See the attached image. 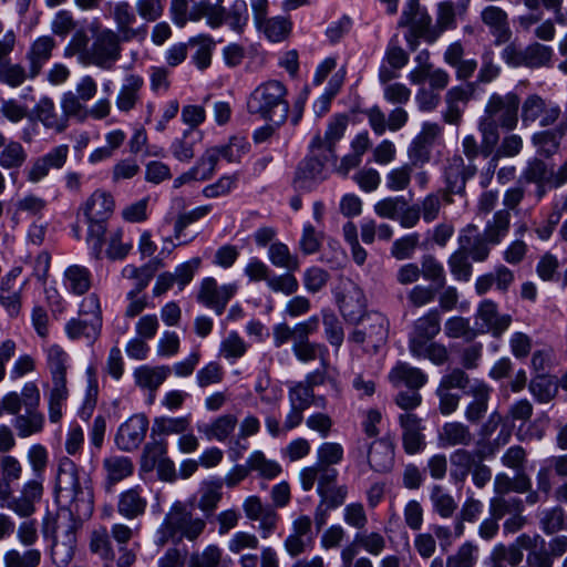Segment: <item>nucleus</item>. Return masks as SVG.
<instances>
[{
	"mask_svg": "<svg viewBox=\"0 0 567 567\" xmlns=\"http://www.w3.org/2000/svg\"><path fill=\"white\" fill-rule=\"evenodd\" d=\"M520 100L514 92L506 94L493 93L485 105L484 114L478 122L482 135V154L489 156L499 140L498 127L514 130L518 123Z\"/></svg>",
	"mask_w": 567,
	"mask_h": 567,
	"instance_id": "obj_1",
	"label": "nucleus"
},
{
	"mask_svg": "<svg viewBox=\"0 0 567 567\" xmlns=\"http://www.w3.org/2000/svg\"><path fill=\"white\" fill-rule=\"evenodd\" d=\"M206 525L203 517L195 516L185 503L176 501L157 528L156 543L159 546H164L169 540L179 543L186 539L194 543L204 534Z\"/></svg>",
	"mask_w": 567,
	"mask_h": 567,
	"instance_id": "obj_2",
	"label": "nucleus"
},
{
	"mask_svg": "<svg viewBox=\"0 0 567 567\" xmlns=\"http://www.w3.org/2000/svg\"><path fill=\"white\" fill-rule=\"evenodd\" d=\"M56 497L73 507L79 516H90L93 512V494L91 488L80 480L76 464L69 457L59 461Z\"/></svg>",
	"mask_w": 567,
	"mask_h": 567,
	"instance_id": "obj_3",
	"label": "nucleus"
},
{
	"mask_svg": "<svg viewBox=\"0 0 567 567\" xmlns=\"http://www.w3.org/2000/svg\"><path fill=\"white\" fill-rule=\"evenodd\" d=\"M286 95L287 89L281 82L270 80L261 83L249 95L248 111L277 125L281 124L286 121L289 112Z\"/></svg>",
	"mask_w": 567,
	"mask_h": 567,
	"instance_id": "obj_4",
	"label": "nucleus"
},
{
	"mask_svg": "<svg viewBox=\"0 0 567 567\" xmlns=\"http://www.w3.org/2000/svg\"><path fill=\"white\" fill-rule=\"evenodd\" d=\"M319 143V138H312L309 155L297 169L295 185L298 189L311 190L329 176L328 164L336 159V154L321 148Z\"/></svg>",
	"mask_w": 567,
	"mask_h": 567,
	"instance_id": "obj_5",
	"label": "nucleus"
},
{
	"mask_svg": "<svg viewBox=\"0 0 567 567\" xmlns=\"http://www.w3.org/2000/svg\"><path fill=\"white\" fill-rule=\"evenodd\" d=\"M123 39L114 30L104 29L95 38L87 52V63L103 70L113 69L122 55Z\"/></svg>",
	"mask_w": 567,
	"mask_h": 567,
	"instance_id": "obj_6",
	"label": "nucleus"
},
{
	"mask_svg": "<svg viewBox=\"0 0 567 567\" xmlns=\"http://www.w3.org/2000/svg\"><path fill=\"white\" fill-rule=\"evenodd\" d=\"M389 321L380 312H370L367 315L362 328L355 329L350 336L349 341L363 346L367 352H377L388 339Z\"/></svg>",
	"mask_w": 567,
	"mask_h": 567,
	"instance_id": "obj_7",
	"label": "nucleus"
},
{
	"mask_svg": "<svg viewBox=\"0 0 567 567\" xmlns=\"http://www.w3.org/2000/svg\"><path fill=\"white\" fill-rule=\"evenodd\" d=\"M567 112L551 101L543 99L538 94L528 95L522 104V122L525 126L538 123L543 127L559 123Z\"/></svg>",
	"mask_w": 567,
	"mask_h": 567,
	"instance_id": "obj_8",
	"label": "nucleus"
},
{
	"mask_svg": "<svg viewBox=\"0 0 567 567\" xmlns=\"http://www.w3.org/2000/svg\"><path fill=\"white\" fill-rule=\"evenodd\" d=\"M112 19L116 27V33L124 42L136 41L143 43L147 37L146 24L135 27L137 23V13L128 1L122 0L113 4L111 11Z\"/></svg>",
	"mask_w": 567,
	"mask_h": 567,
	"instance_id": "obj_9",
	"label": "nucleus"
},
{
	"mask_svg": "<svg viewBox=\"0 0 567 567\" xmlns=\"http://www.w3.org/2000/svg\"><path fill=\"white\" fill-rule=\"evenodd\" d=\"M243 511L248 520L259 523L258 528L264 539L277 529L279 514L271 505L264 504L259 496H247L243 502Z\"/></svg>",
	"mask_w": 567,
	"mask_h": 567,
	"instance_id": "obj_10",
	"label": "nucleus"
},
{
	"mask_svg": "<svg viewBox=\"0 0 567 567\" xmlns=\"http://www.w3.org/2000/svg\"><path fill=\"white\" fill-rule=\"evenodd\" d=\"M338 305L343 318L352 323L359 322L367 309V300L362 289L351 280L342 282Z\"/></svg>",
	"mask_w": 567,
	"mask_h": 567,
	"instance_id": "obj_11",
	"label": "nucleus"
},
{
	"mask_svg": "<svg viewBox=\"0 0 567 567\" xmlns=\"http://www.w3.org/2000/svg\"><path fill=\"white\" fill-rule=\"evenodd\" d=\"M76 548V526L72 520L59 524L51 557L58 567H66L73 559Z\"/></svg>",
	"mask_w": 567,
	"mask_h": 567,
	"instance_id": "obj_12",
	"label": "nucleus"
},
{
	"mask_svg": "<svg viewBox=\"0 0 567 567\" xmlns=\"http://www.w3.org/2000/svg\"><path fill=\"white\" fill-rule=\"evenodd\" d=\"M147 430V417L144 414H134L120 425L114 442L121 451L131 452L142 444Z\"/></svg>",
	"mask_w": 567,
	"mask_h": 567,
	"instance_id": "obj_13",
	"label": "nucleus"
},
{
	"mask_svg": "<svg viewBox=\"0 0 567 567\" xmlns=\"http://www.w3.org/2000/svg\"><path fill=\"white\" fill-rule=\"evenodd\" d=\"M69 155L66 145H59L49 153L35 158L29 167L25 168V178L31 184H38L45 178L51 169H60L64 166Z\"/></svg>",
	"mask_w": 567,
	"mask_h": 567,
	"instance_id": "obj_14",
	"label": "nucleus"
},
{
	"mask_svg": "<svg viewBox=\"0 0 567 567\" xmlns=\"http://www.w3.org/2000/svg\"><path fill=\"white\" fill-rule=\"evenodd\" d=\"M43 496V478L38 476L25 482L19 496L9 498L7 507L20 517H29L35 512V504Z\"/></svg>",
	"mask_w": 567,
	"mask_h": 567,
	"instance_id": "obj_15",
	"label": "nucleus"
},
{
	"mask_svg": "<svg viewBox=\"0 0 567 567\" xmlns=\"http://www.w3.org/2000/svg\"><path fill=\"white\" fill-rule=\"evenodd\" d=\"M236 290V285L218 286L214 278L208 277L202 281L197 298L199 302L214 309L217 315H221Z\"/></svg>",
	"mask_w": 567,
	"mask_h": 567,
	"instance_id": "obj_16",
	"label": "nucleus"
},
{
	"mask_svg": "<svg viewBox=\"0 0 567 567\" xmlns=\"http://www.w3.org/2000/svg\"><path fill=\"white\" fill-rule=\"evenodd\" d=\"M538 539L539 535L530 536L528 534H522L509 545L503 543L496 544L492 548L491 554L493 558H496L502 564L507 563L511 567H522L524 549L528 550L535 547Z\"/></svg>",
	"mask_w": 567,
	"mask_h": 567,
	"instance_id": "obj_17",
	"label": "nucleus"
},
{
	"mask_svg": "<svg viewBox=\"0 0 567 567\" xmlns=\"http://www.w3.org/2000/svg\"><path fill=\"white\" fill-rule=\"evenodd\" d=\"M476 324L485 332H491L495 337L501 336L508 329L512 317L509 315L499 313L497 305L489 300H483L475 315Z\"/></svg>",
	"mask_w": 567,
	"mask_h": 567,
	"instance_id": "obj_18",
	"label": "nucleus"
},
{
	"mask_svg": "<svg viewBox=\"0 0 567 567\" xmlns=\"http://www.w3.org/2000/svg\"><path fill=\"white\" fill-rule=\"evenodd\" d=\"M477 167L465 163L463 157L454 155L445 168V182L449 193L461 194L465 190L466 182L475 176Z\"/></svg>",
	"mask_w": 567,
	"mask_h": 567,
	"instance_id": "obj_19",
	"label": "nucleus"
},
{
	"mask_svg": "<svg viewBox=\"0 0 567 567\" xmlns=\"http://www.w3.org/2000/svg\"><path fill=\"white\" fill-rule=\"evenodd\" d=\"M399 423L403 430V447L408 454H415L424 449L422 420L414 413L408 412L399 415Z\"/></svg>",
	"mask_w": 567,
	"mask_h": 567,
	"instance_id": "obj_20",
	"label": "nucleus"
},
{
	"mask_svg": "<svg viewBox=\"0 0 567 567\" xmlns=\"http://www.w3.org/2000/svg\"><path fill=\"white\" fill-rule=\"evenodd\" d=\"M481 20L495 38V43L501 44L509 40L512 32L508 23V14L497 6H486L481 11Z\"/></svg>",
	"mask_w": 567,
	"mask_h": 567,
	"instance_id": "obj_21",
	"label": "nucleus"
},
{
	"mask_svg": "<svg viewBox=\"0 0 567 567\" xmlns=\"http://www.w3.org/2000/svg\"><path fill=\"white\" fill-rule=\"evenodd\" d=\"M472 94L473 89L471 85L453 86L446 92L444 99L446 109L442 117L447 124L458 125Z\"/></svg>",
	"mask_w": 567,
	"mask_h": 567,
	"instance_id": "obj_22",
	"label": "nucleus"
},
{
	"mask_svg": "<svg viewBox=\"0 0 567 567\" xmlns=\"http://www.w3.org/2000/svg\"><path fill=\"white\" fill-rule=\"evenodd\" d=\"M28 159V152L24 146L16 140H8L2 133L0 141V167L11 172V176L22 168Z\"/></svg>",
	"mask_w": 567,
	"mask_h": 567,
	"instance_id": "obj_23",
	"label": "nucleus"
},
{
	"mask_svg": "<svg viewBox=\"0 0 567 567\" xmlns=\"http://www.w3.org/2000/svg\"><path fill=\"white\" fill-rule=\"evenodd\" d=\"M147 507V498L141 486H134L123 491L118 495L117 512L126 519L142 516Z\"/></svg>",
	"mask_w": 567,
	"mask_h": 567,
	"instance_id": "obj_24",
	"label": "nucleus"
},
{
	"mask_svg": "<svg viewBox=\"0 0 567 567\" xmlns=\"http://www.w3.org/2000/svg\"><path fill=\"white\" fill-rule=\"evenodd\" d=\"M54 48L55 41L50 35L39 37L31 43L25 55L31 69V80L40 74L43 65L51 59Z\"/></svg>",
	"mask_w": 567,
	"mask_h": 567,
	"instance_id": "obj_25",
	"label": "nucleus"
},
{
	"mask_svg": "<svg viewBox=\"0 0 567 567\" xmlns=\"http://www.w3.org/2000/svg\"><path fill=\"white\" fill-rule=\"evenodd\" d=\"M19 271H10L0 285V303L11 317L17 316L21 308L22 284L17 280Z\"/></svg>",
	"mask_w": 567,
	"mask_h": 567,
	"instance_id": "obj_26",
	"label": "nucleus"
},
{
	"mask_svg": "<svg viewBox=\"0 0 567 567\" xmlns=\"http://www.w3.org/2000/svg\"><path fill=\"white\" fill-rule=\"evenodd\" d=\"M115 207L113 196L105 192L95 190L83 204L82 210L86 220H107Z\"/></svg>",
	"mask_w": 567,
	"mask_h": 567,
	"instance_id": "obj_27",
	"label": "nucleus"
},
{
	"mask_svg": "<svg viewBox=\"0 0 567 567\" xmlns=\"http://www.w3.org/2000/svg\"><path fill=\"white\" fill-rule=\"evenodd\" d=\"M567 134V114H565L556 127L535 133L532 137L533 144L538 153L550 156L558 152L560 141Z\"/></svg>",
	"mask_w": 567,
	"mask_h": 567,
	"instance_id": "obj_28",
	"label": "nucleus"
},
{
	"mask_svg": "<svg viewBox=\"0 0 567 567\" xmlns=\"http://www.w3.org/2000/svg\"><path fill=\"white\" fill-rule=\"evenodd\" d=\"M460 246L467 255H471L475 261H484L489 255V244L485 236L481 237L475 225H467L458 237Z\"/></svg>",
	"mask_w": 567,
	"mask_h": 567,
	"instance_id": "obj_29",
	"label": "nucleus"
},
{
	"mask_svg": "<svg viewBox=\"0 0 567 567\" xmlns=\"http://www.w3.org/2000/svg\"><path fill=\"white\" fill-rule=\"evenodd\" d=\"M522 148H523V140L519 135L511 134V135L505 136L502 141V144H501L498 151L488 161L486 171L482 174V182H481L482 186L486 187L489 184L492 176L494 175V173L497 168L498 159L502 156H505V157L516 156L520 153Z\"/></svg>",
	"mask_w": 567,
	"mask_h": 567,
	"instance_id": "obj_30",
	"label": "nucleus"
},
{
	"mask_svg": "<svg viewBox=\"0 0 567 567\" xmlns=\"http://www.w3.org/2000/svg\"><path fill=\"white\" fill-rule=\"evenodd\" d=\"M480 548L473 542H465L456 551L446 558V566L442 558H434L429 567H475L478 561Z\"/></svg>",
	"mask_w": 567,
	"mask_h": 567,
	"instance_id": "obj_31",
	"label": "nucleus"
},
{
	"mask_svg": "<svg viewBox=\"0 0 567 567\" xmlns=\"http://www.w3.org/2000/svg\"><path fill=\"white\" fill-rule=\"evenodd\" d=\"M103 470L107 488L130 477L134 472L132 460L123 455H110L103 460Z\"/></svg>",
	"mask_w": 567,
	"mask_h": 567,
	"instance_id": "obj_32",
	"label": "nucleus"
},
{
	"mask_svg": "<svg viewBox=\"0 0 567 567\" xmlns=\"http://www.w3.org/2000/svg\"><path fill=\"white\" fill-rule=\"evenodd\" d=\"M439 444L443 447L468 446L474 441L470 427L462 422H446L439 431Z\"/></svg>",
	"mask_w": 567,
	"mask_h": 567,
	"instance_id": "obj_33",
	"label": "nucleus"
},
{
	"mask_svg": "<svg viewBox=\"0 0 567 567\" xmlns=\"http://www.w3.org/2000/svg\"><path fill=\"white\" fill-rule=\"evenodd\" d=\"M143 84V78L137 74H128L125 76L115 100L116 107L121 112H130L135 107L140 100V92Z\"/></svg>",
	"mask_w": 567,
	"mask_h": 567,
	"instance_id": "obj_34",
	"label": "nucleus"
},
{
	"mask_svg": "<svg viewBox=\"0 0 567 567\" xmlns=\"http://www.w3.org/2000/svg\"><path fill=\"white\" fill-rule=\"evenodd\" d=\"M203 136L199 130H185L183 135L175 138L171 145L174 158L183 163L190 162L195 156V147L202 143Z\"/></svg>",
	"mask_w": 567,
	"mask_h": 567,
	"instance_id": "obj_35",
	"label": "nucleus"
},
{
	"mask_svg": "<svg viewBox=\"0 0 567 567\" xmlns=\"http://www.w3.org/2000/svg\"><path fill=\"white\" fill-rule=\"evenodd\" d=\"M389 380L394 386L405 385L417 390L426 383L427 377L420 369L399 362L389 373Z\"/></svg>",
	"mask_w": 567,
	"mask_h": 567,
	"instance_id": "obj_36",
	"label": "nucleus"
},
{
	"mask_svg": "<svg viewBox=\"0 0 567 567\" xmlns=\"http://www.w3.org/2000/svg\"><path fill=\"white\" fill-rule=\"evenodd\" d=\"M37 118L49 130L56 133L63 132L68 126L65 116L59 114L52 99L43 96L34 107Z\"/></svg>",
	"mask_w": 567,
	"mask_h": 567,
	"instance_id": "obj_37",
	"label": "nucleus"
},
{
	"mask_svg": "<svg viewBox=\"0 0 567 567\" xmlns=\"http://www.w3.org/2000/svg\"><path fill=\"white\" fill-rule=\"evenodd\" d=\"M491 389L481 382H476L470 389L473 400L465 409V417L470 423L476 424L487 412Z\"/></svg>",
	"mask_w": 567,
	"mask_h": 567,
	"instance_id": "obj_38",
	"label": "nucleus"
},
{
	"mask_svg": "<svg viewBox=\"0 0 567 567\" xmlns=\"http://www.w3.org/2000/svg\"><path fill=\"white\" fill-rule=\"evenodd\" d=\"M368 461L372 470L388 472L394 462V450L386 440H377L369 446Z\"/></svg>",
	"mask_w": 567,
	"mask_h": 567,
	"instance_id": "obj_39",
	"label": "nucleus"
},
{
	"mask_svg": "<svg viewBox=\"0 0 567 567\" xmlns=\"http://www.w3.org/2000/svg\"><path fill=\"white\" fill-rule=\"evenodd\" d=\"M223 481L217 477L206 480L200 485L198 508L206 515H210L217 508L223 498Z\"/></svg>",
	"mask_w": 567,
	"mask_h": 567,
	"instance_id": "obj_40",
	"label": "nucleus"
},
{
	"mask_svg": "<svg viewBox=\"0 0 567 567\" xmlns=\"http://www.w3.org/2000/svg\"><path fill=\"white\" fill-rule=\"evenodd\" d=\"M44 415L39 409H25L24 414L16 415L12 424L21 439L40 433L44 427Z\"/></svg>",
	"mask_w": 567,
	"mask_h": 567,
	"instance_id": "obj_41",
	"label": "nucleus"
},
{
	"mask_svg": "<svg viewBox=\"0 0 567 567\" xmlns=\"http://www.w3.org/2000/svg\"><path fill=\"white\" fill-rule=\"evenodd\" d=\"M441 330V317L437 310H431L423 317L419 318L414 323V330L410 338V342L419 341L420 343L432 340Z\"/></svg>",
	"mask_w": 567,
	"mask_h": 567,
	"instance_id": "obj_42",
	"label": "nucleus"
},
{
	"mask_svg": "<svg viewBox=\"0 0 567 567\" xmlns=\"http://www.w3.org/2000/svg\"><path fill=\"white\" fill-rule=\"evenodd\" d=\"M169 372L168 367L142 365L134 370L135 383L140 388L155 391L166 380Z\"/></svg>",
	"mask_w": 567,
	"mask_h": 567,
	"instance_id": "obj_43",
	"label": "nucleus"
},
{
	"mask_svg": "<svg viewBox=\"0 0 567 567\" xmlns=\"http://www.w3.org/2000/svg\"><path fill=\"white\" fill-rule=\"evenodd\" d=\"M238 420L233 414H224L215 419L210 424L199 427L208 440L226 441L234 432Z\"/></svg>",
	"mask_w": 567,
	"mask_h": 567,
	"instance_id": "obj_44",
	"label": "nucleus"
},
{
	"mask_svg": "<svg viewBox=\"0 0 567 567\" xmlns=\"http://www.w3.org/2000/svg\"><path fill=\"white\" fill-rule=\"evenodd\" d=\"M348 123L347 115L338 114L329 122L324 136L317 134L313 138H319L321 148H329L331 154H336L334 146L343 137Z\"/></svg>",
	"mask_w": 567,
	"mask_h": 567,
	"instance_id": "obj_45",
	"label": "nucleus"
},
{
	"mask_svg": "<svg viewBox=\"0 0 567 567\" xmlns=\"http://www.w3.org/2000/svg\"><path fill=\"white\" fill-rule=\"evenodd\" d=\"M65 288L75 293L83 295L91 287V272L80 265H72L64 271Z\"/></svg>",
	"mask_w": 567,
	"mask_h": 567,
	"instance_id": "obj_46",
	"label": "nucleus"
},
{
	"mask_svg": "<svg viewBox=\"0 0 567 567\" xmlns=\"http://www.w3.org/2000/svg\"><path fill=\"white\" fill-rule=\"evenodd\" d=\"M249 344L239 336L237 331H230L220 342L219 357L235 362L241 359L248 352Z\"/></svg>",
	"mask_w": 567,
	"mask_h": 567,
	"instance_id": "obj_47",
	"label": "nucleus"
},
{
	"mask_svg": "<svg viewBox=\"0 0 567 567\" xmlns=\"http://www.w3.org/2000/svg\"><path fill=\"white\" fill-rule=\"evenodd\" d=\"M410 351L414 357L426 358L436 365L444 364L449 360V352L445 346L436 342L419 341L410 342Z\"/></svg>",
	"mask_w": 567,
	"mask_h": 567,
	"instance_id": "obj_48",
	"label": "nucleus"
},
{
	"mask_svg": "<svg viewBox=\"0 0 567 567\" xmlns=\"http://www.w3.org/2000/svg\"><path fill=\"white\" fill-rule=\"evenodd\" d=\"M161 266L162 262L157 259H154L140 268L133 265H127L123 268L122 275L124 278L134 279L136 281L134 290L141 292L147 287L155 271Z\"/></svg>",
	"mask_w": 567,
	"mask_h": 567,
	"instance_id": "obj_49",
	"label": "nucleus"
},
{
	"mask_svg": "<svg viewBox=\"0 0 567 567\" xmlns=\"http://www.w3.org/2000/svg\"><path fill=\"white\" fill-rule=\"evenodd\" d=\"M224 551L217 544H208L190 554L186 567H220Z\"/></svg>",
	"mask_w": 567,
	"mask_h": 567,
	"instance_id": "obj_50",
	"label": "nucleus"
},
{
	"mask_svg": "<svg viewBox=\"0 0 567 567\" xmlns=\"http://www.w3.org/2000/svg\"><path fill=\"white\" fill-rule=\"evenodd\" d=\"M269 261L278 268L292 272L299 269V259L290 252L289 247L280 241L272 243L268 249Z\"/></svg>",
	"mask_w": 567,
	"mask_h": 567,
	"instance_id": "obj_51",
	"label": "nucleus"
},
{
	"mask_svg": "<svg viewBox=\"0 0 567 567\" xmlns=\"http://www.w3.org/2000/svg\"><path fill=\"white\" fill-rule=\"evenodd\" d=\"M101 324L99 319H71L65 326V332L70 339L86 338L94 340L97 338Z\"/></svg>",
	"mask_w": 567,
	"mask_h": 567,
	"instance_id": "obj_52",
	"label": "nucleus"
},
{
	"mask_svg": "<svg viewBox=\"0 0 567 567\" xmlns=\"http://www.w3.org/2000/svg\"><path fill=\"white\" fill-rule=\"evenodd\" d=\"M47 361L52 374V382L66 383V352L58 344L47 350Z\"/></svg>",
	"mask_w": 567,
	"mask_h": 567,
	"instance_id": "obj_53",
	"label": "nucleus"
},
{
	"mask_svg": "<svg viewBox=\"0 0 567 567\" xmlns=\"http://www.w3.org/2000/svg\"><path fill=\"white\" fill-rule=\"evenodd\" d=\"M430 501L434 512L445 519L452 517L457 508L454 497L441 485H434L431 488Z\"/></svg>",
	"mask_w": 567,
	"mask_h": 567,
	"instance_id": "obj_54",
	"label": "nucleus"
},
{
	"mask_svg": "<svg viewBox=\"0 0 567 567\" xmlns=\"http://www.w3.org/2000/svg\"><path fill=\"white\" fill-rule=\"evenodd\" d=\"M28 79H31V69H25L20 63H11L9 60L0 65V83L11 89L21 86Z\"/></svg>",
	"mask_w": 567,
	"mask_h": 567,
	"instance_id": "obj_55",
	"label": "nucleus"
},
{
	"mask_svg": "<svg viewBox=\"0 0 567 567\" xmlns=\"http://www.w3.org/2000/svg\"><path fill=\"white\" fill-rule=\"evenodd\" d=\"M511 215L508 210L502 209L495 213L493 219L486 225L484 230L485 239L493 245H497L507 235L509 229Z\"/></svg>",
	"mask_w": 567,
	"mask_h": 567,
	"instance_id": "obj_56",
	"label": "nucleus"
},
{
	"mask_svg": "<svg viewBox=\"0 0 567 567\" xmlns=\"http://www.w3.org/2000/svg\"><path fill=\"white\" fill-rule=\"evenodd\" d=\"M414 168L412 164H403L390 169L385 175V186L392 193L404 192L409 188Z\"/></svg>",
	"mask_w": 567,
	"mask_h": 567,
	"instance_id": "obj_57",
	"label": "nucleus"
},
{
	"mask_svg": "<svg viewBox=\"0 0 567 567\" xmlns=\"http://www.w3.org/2000/svg\"><path fill=\"white\" fill-rule=\"evenodd\" d=\"M475 462L474 455L466 450H456L451 455V478L454 482H464Z\"/></svg>",
	"mask_w": 567,
	"mask_h": 567,
	"instance_id": "obj_58",
	"label": "nucleus"
},
{
	"mask_svg": "<svg viewBox=\"0 0 567 567\" xmlns=\"http://www.w3.org/2000/svg\"><path fill=\"white\" fill-rule=\"evenodd\" d=\"M554 51L550 47L539 42L526 45L527 69L548 68L551 63Z\"/></svg>",
	"mask_w": 567,
	"mask_h": 567,
	"instance_id": "obj_59",
	"label": "nucleus"
},
{
	"mask_svg": "<svg viewBox=\"0 0 567 567\" xmlns=\"http://www.w3.org/2000/svg\"><path fill=\"white\" fill-rule=\"evenodd\" d=\"M249 471H256L260 476L267 480L277 477L281 472V466L276 462L266 458L260 451H255L247 460Z\"/></svg>",
	"mask_w": 567,
	"mask_h": 567,
	"instance_id": "obj_60",
	"label": "nucleus"
},
{
	"mask_svg": "<svg viewBox=\"0 0 567 567\" xmlns=\"http://www.w3.org/2000/svg\"><path fill=\"white\" fill-rule=\"evenodd\" d=\"M190 430L189 416H161L156 417L153 425V431L162 435L183 434Z\"/></svg>",
	"mask_w": 567,
	"mask_h": 567,
	"instance_id": "obj_61",
	"label": "nucleus"
},
{
	"mask_svg": "<svg viewBox=\"0 0 567 567\" xmlns=\"http://www.w3.org/2000/svg\"><path fill=\"white\" fill-rule=\"evenodd\" d=\"M0 114L11 124H18L30 115L29 107L16 97L2 99Z\"/></svg>",
	"mask_w": 567,
	"mask_h": 567,
	"instance_id": "obj_62",
	"label": "nucleus"
},
{
	"mask_svg": "<svg viewBox=\"0 0 567 567\" xmlns=\"http://www.w3.org/2000/svg\"><path fill=\"white\" fill-rule=\"evenodd\" d=\"M524 511L523 501L518 497L495 496L489 501V514L503 518L505 515H512Z\"/></svg>",
	"mask_w": 567,
	"mask_h": 567,
	"instance_id": "obj_63",
	"label": "nucleus"
},
{
	"mask_svg": "<svg viewBox=\"0 0 567 567\" xmlns=\"http://www.w3.org/2000/svg\"><path fill=\"white\" fill-rule=\"evenodd\" d=\"M41 560V553L38 549H28L20 553L11 549L4 555L6 567H38Z\"/></svg>",
	"mask_w": 567,
	"mask_h": 567,
	"instance_id": "obj_64",
	"label": "nucleus"
}]
</instances>
